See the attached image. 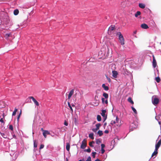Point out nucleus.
I'll list each match as a JSON object with an SVG mask.
<instances>
[{"mask_svg": "<svg viewBox=\"0 0 161 161\" xmlns=\"http://www.w3.org/2000/svg\"><path fill=\"white\" fill-rule=\"evenodd\" d=\"M70 144L69 143H67L66 144V148L67 151H69L70 149Z\"/></svg>", "mask_w": 161, "mask_h": 161, "instance_id": "nucleus-16", "label": "nucleus"}, {"mask_svg": "<svg viewBox=\"0 0 161 161\" xmlns=\"http://www.w3.org/2000/svg\"><path fill=\"white\" fill-rule=\"evenodd\" d=\"M92 156L93 157V158H95V155L97 153L96 152H92Z\"/></svg>", "mask_w": 161, "mask_h": 161, "instance_id": "nucleus-37", "label": "nucleus"}, {"mask_svg": "<svg viewBox=\"0 0 161 161\" xmlns=\"http://www.w3.org/2000/svg\"><path fill=\"white\" fill-rule=\"evenodd\" d=\"M105 152V150L103 148L101 149V153L102 154H103Z\"/></svg>", "mask_w": 161, "mask_h": 161, "instance_id": "nucleus-45", "label": "nucleus"}, {"mask_svg": "<svg viewBox=\"0 0 161 161\" xmlns=\"http://www.w3.org/2000/svg\"><path fill=\"white\" fill-rule=\"evenodd\" d=\"M106 111L105 110H102L101 115L104 118V121L107 118V116L106 115L105 113Z\"/></svg>", "mask_w": 161, "mask_h": 161, "instance_id": "nucleus-5", "label": "nucleus"}, {"mask_svg": "<svg viewBox=\"0 0 161 161\" xmlns=\"http://www.w3.org/2000/svg\"><path fill=\"white\" fill-rule=\"evenodd\" d=\"M161 145V139L159 140L158 142L155 145V149H156V150L158 149L159 147Z\"/></svg>", "mask_w": 161, "mask_h": 161, "instance_id": "nucleus-7", "label": "nucleus"}, {"mask_svg": "<svg viewBox=\"0 0 161 161\" xmlns=\"http://www.w3.org/2000/svg\"><path fill=\"white\" fill-rule=\"evenodd\" d=\"M96 143L99 144L100 143H101V140L99 139H97L96 140Z\"/></svg>", "mask_w": 161, "mask_h": 161, "instance_id": "nucleus-30", "label": "nucleus"}, {"mask_svg": "<svg viewBox=\"0 0 161 161\" xmlns=\"http://www.w3.org/2000/svg\"><path fill=\"white\" fill-rule=\"evenodd\" d=\"M97 130H96V128L95 129H92V130L94 132H96Z\"/></svg>", "mask_w": 161, "mask_h": 161, "instance_id": "nucleus-48", "label": "nucleus"}, {"mask_svg": "<svg viewBox=\"0 0 161 161\" xmlns=\"http://www.w3.org/2000/svg\"><path fill=\"white\" fill-rule=\"evenodd\" d=\"M116 123V122L115 121H112L111 123V124L112 125H113L114 124H115Z\"/></svg>", "mask_w": 161, "mask_h": 161, "instance_id": "nucleus-42", "label": "nucleus"}, {"mask_svg": "<svg viewBox=\"0 0 161 161\" xmlns=\"http://www.w3.org/2000/svg\"><path fill=\"white\" fill-rule=\"evenodd\" d=\"M9 128L12 132L13 131V127L12 125H9Z\"/></svg>", "mask_w": 161, "mask_h": 161, "instance_id": "nucleus-31", "label": "nucleus"}, {"mask_svg": "<svg viewBox=\"0 0 161 161\" xmlns=\"http://www.w3.org/2000/svg\"><path fill=\"white\" fill-rule=\"evenodd\" d=\"M85 152H86L88 153H90L91 152V149L89 147L87 149H85L84 151Z\"/></svg>", "mask_w": 161, "mask_h": 161, "instance_id": "nucleus-33", "label": "nucleus"}, {"mask_svg": "<svg viewBox=\"0 0 161 161\" xmlns=\"http://www.w3.org/2000/svg\"><path fill=\"white\" fill-rule=\"evenodd\" d=\"M102 86L105 91H108L109 89L108 87L106 86L104 84L102 85Z\"/></svg>", "mask_w": 161, "mask_h": 161, "instance_id": "nucleus-14", "label": "nucleus"}, {"mask_svg": "<svg viewBox=\"0 0 161 161\" xmlns=\"http://www.w3.org/2000/svg\"><path fill=\"white\" fill-rule=\"evenodd\" d=\"M0 122H1L2 123H3V125H4V123L2 118L1 119H0Z\"/></svg>", "mask_w": 161, "mask_h": 161, "instance_id": "nucleus-43", "label": "nucleus"}, {"mask_svg": "<svg viewBox=\"0 0 161 161\" xmlns=\"http://www.w3.org/2000/svg\"><path fill=\"white\" fill-rule=\"evenodd\" d=\"M95 161H100V160L98 158L96 159Z\"/></svg>", "mask_w": 161, "mask_h": 161, "instance_id": "nucleus-51", "label": "nucleus"}, {"mask_svg": "<svg viewBox=\"0 0 161 161\" xmlns=\"http://www.w3.org/2000/svg\"><path fill=\"white\" fill-rule=\"evenodd\" d=\"M29 98L30 99H32V101L37 106L39 105V103L36 100V99L33 97L32 96L29 97Z\"/></svg>", "mask_w": 161, "mask_h": 161, "instance_id": "nucleus-4", "label": "nucleus"}, {"mask_svg": "<svg viewBox=\"0 0 161 161\" xmlns=\"http://www.w3.org/2000/svg\"><path fill=\"white\" fill-rule=\"evenodd\" d=\"M64 125L66 126H68V124L66 121H65L64 122Z\"/></svg>", "mask_w": 161, "mask_h": 161, "instance_id": "nucleus-47", "label": "nucleus"}, {"mask_svg": "<svg viewBox=\"0 0 161 161\" xmlns=\"http://www.w3.org/2000/svg\"><path fill=\"white\" fill-rule=\"evenodd\" d=\"M78 161H80V159Z\"/></svg>", "mask_w": 161, "mask_h": 161, "instance_id": "nucleus-57", "label": "nucleus"}, {"mask_svg": "<svg viewBox=\"0 0 161 161\" xmlns=\"http://www.w3.org/2000/svg\"><path fill=\"white\" fill-rule=\"evenodd\" d=\"M87 145V141L86 139H84L82 142L81 144V148L84 149Z\"/></svg>", "mask_w": 161, "mask_h": 161, "instance_id": "nucleus-3", "label": "nucleus"}, {"mask_svg": "<svg viewBox=\"0 0 161 161\" xmlns=\"http://www.w3.org/2000/svg\"><path fill=\"white\" fill-rule=\"evenodd\" d=\"M97 119L98 121H100L101 120V117L100 115H97Z\"/></svg>", "mask_w": 161, "mask_h": 161, "instance_id": "nucleus-26", "label": "nucleus"}, {"mask_svg": "<svg viewBox=\"0 0 161 161\" xmlns=\"http://www.w3.org/2000/svg\"><path fill=\"white\" fill-rule=\"evenodd\" d=\"M102 102L103 103H105L106 104H108V100L107 99H106V100H105L104 98H102Z\"/></svg>", "mask_w": 161, "mask_h": 161, "instance_id": "nucleus-22", "label": "nucleus"}, {"mask_svg": "<svg viewBox=\"0 0 161 161\" xmlns=\"http://www.w3.org/2000/svg\"><path fill=\"white\" fill-rule=\"evenodd\" d=\"M101 149H103V148H104L105 147V145L104 144H102L101 145Z\"/></svg>", "mask_w": 161, "mask_h": 161, "instance_id": "nucleus-44", "label": "nucleus"}, {"mask_svg": "<svg viewBox=\"0 0 161 161\" xmlns=\"http://www.w3.org/2000/svg\"><path fill=\"white\" fill-rule=\"evenodd\" d=\"M12 34L11 33H6L5 35V37L7 38H8L9 37H12Z\"/></svg>", "mask_w": 161, "mask_h": 161, "instance_id": "nucleus-15", "label": "nucleus"}, {"mask_svg": "<svg viewBox=\"0 0 161 161\" xmlns=\"http://www.w3.org/2000/svg\"><path fill=\"white\" fill-rule=\"evenodd\" d=\"M158 123L159 125L161 124V122L160 121H158Z\"/></svg>", "mask_w": 161, "mask_h": 161, "instance_id": "nucleus-52", "label": "nucleus"}, {"mask_svg": "<svg viewBox=\"0 0 161 161\" xmlns=\"http://www.w3.org/2000/svg\"><path fill=\"white\" fill-rule=\"evenodd\" d=\"M158 153V150H156V149H155V151L153 153H152V155L151 157H153L154 156H156L157 155V154Z\"/></svg>", "mask_w": 161, "mask_h": 161, "instance_id": "nucleus-12", "label": "nucleus"}, {"mask_svg": "<svg viewBox=\"0 0 161 161\" xmlns=\"http://www.w3.org/2000/svg\"><path fill=\"white\" fill-rule=\"evenodd\" d=\"M17 110V109L15 108L14 111H13L12 113L13 116L15 115L16 114Z\"/></svg>", "mask_w": 161, "mask_h": 161, "instance_id": "nucleus-35", "label": "nucleus"}, {"mask_svg": "<svg viewBox=\"0 0 161 161\" xmlns=\"http://www.w3.org/2000/svg\"><path fill=\"white\" fill-rule=\"evenodd\" d=\"M141 26L142 28L144 29H147L149 27L145 23L142 24Z\"/></svg>", "mask_w": 161, "mask_h": 161, "instance_id": "nucleus-10", "label": "nucleus"}, {"mask_svg": "<svg viewBox=\"0 0 161 161\" xmlns=\"http://www.w3.org/2000/svg\"><path fill=\"white\" fill-rule=\"evenodd\" d=\"M33 142H34V147L36 148L37 145V143H36V141L34 140Z\"/></svg>", "mask_w": 161, "mask_h": 161, "instance_id": "nucleus-34", "label": "nucleus"}, {"mask_svg": "<svg viewBox=\"0 0 161 161\" xmlns=\"http://www.w3.org/2000/svg\"><path fill=\"white\" fill-rule=\"evenodd\" d=\"M101 126V124H100V123H98V124H97L96 125V130H98L99 128V127H100V126Z\"/></svg>", "mask_w": 161, "mask_h": 161, "instance_id": "nucleus-24", "label": "nucleus"}, {"mask_svg": "<svg viewBox=\"0 0 161 161\" xmlns=\"http://www.w3.org/2000/svg\"><path fill=\"white\" fill-rule=\"evenodd\" d=\"M68 105L69 107V108H70V110H71L72 112H73V110L72 107L71 106L70 104L69 103H68Z\"/></svg>", "mask_w": 161, "mask_h": 161, "instance_id": "nucleus-36", "label": "nucleus"}, {"mask_svg": "<svg viewBox=\"0 0 161 161\" xmlns=\"http://www.w3.org/2000/svg\"><path fill=\"white\" fill-rule=\"evenodd\" d=\"M155 80L157 82L159 83L160 80V78L159 77H156L155 78Z\"/></svg>", "mask_w": 161, "mask_h": 161, "instance_id": "nucleus-28", "label": "nucleus"}, {"mask_svg": "<svg viewBox=\"0 0 161 161\" xmlns=\"http://www.w3.org/2000/svg\"><path fill=\"white\" fill-rule=\"evenodd\" d=\"M103 96L106 99H107L108 98V94L106 93H104L103 94Z\"/></svg>", "mask_w": 161, "mask_h": 161, "instance_id": "nucleus-21", "label": "nucleus"}, {"mask_svg": "<svg viewBox=\"0 0 161 161\" xmlns=\"http://www.w3.org/2000/svg\"><path fill=\"white\" fill-rule=\"evenodd\" d=\"M119 120V119L118 118V117L117 116L116 117V123L118 122Z\"/></svg>", "mask_w": 161, "mask_h": 161, "instance_id": "nucleus-46", "label": "nucleus"}, {"mask_svg": "<svg viewBox=\"0 0 161 161\" xmlns=\"http://www.w3.org/2000/svg\"><path fill=\"white\" fill-rule=\"evenodd\" d=\"M21 114V111L20 112V113L18 115L17 117V119L18 121H19V119L20 116Z\"/></svg>", "mask_w": 161, "mask_h": 161, "instance_id": "nucleus-38", "label": "nucleus"}, {"mask_svg": "<svg viewBox=\"0 0 161 161\" xmlns=\"http://www.w3.org/2000/svg\"><path fill=\"white\" fill-rule=\"evenodd\" d=\"M141 13L140 11H138L136 12V13L135 14V16L136 17H137L138 15H139L141 14Z\"/></svg>", "mask_w": 161, "mask_h": 161, "instance_id": "nucleus-23", "label": "nucleus"}, {"mask_svg": "<svg viewBox=\"0 0 161 161\" xmlns=\"http://www.w3.org/2000/svg\"><path fill=\"white\" fill-rule=\"evenodd\" d=\"M104 132L105 133L108 134L109 132V131L108 130H105L104 131Z\"/></svg>", "mask_w": 161, "mask_h": 161, "instance_id": "nucleus-49", "label": "nucleus"}, {"mask_svg": "<svg viewBox=\"0 0 161 161\" xmlns=\"http://www.w3.org/2000/svg\"><path fill=\"white\" fill-rule=\"evenodd\" d=\"M44 146L43 144H41L40 147V149H42L44 147Z\"/></svg>", "mask_w": 161, "mask_h": 161, "instance_id": "nucleus-41", "label": "nucleus"}, {"mask_svg": "<svg viewBox=\"0 0 161 161\" xmlns=\"http://www.w3.org/2000/svg\"><path fill=\"white\" fill-rule=\"evenodd\" d=\"M117 35L119 36V39L120 42L122 45H124L125 44L124 39L123 35L121 34L120 32H118Z\"/></svg>", "mask_w": 161, "mask_h": 161, "instance_id": "nucleus-2", "label": "nucleus"}, {"mask_svg": "<svg viewBox=\"0 0 161 161\" xmlns=\"http://www.w3.org/2000/svg\"><path fill=\"white\" fill-rule=\"evenodd\" d=\"M86 161H92L91 157L90 156L88 157Z\"/></svg>", "mask_w": 161, "mask_h": 161, "instance_id": "nucleus-40", "label": "nucleus"}, {"mask_svg": "<svg viewBox=\"0 0 161 161\" xmlns=\"http://www.w3.org/2000/svg\"><path fill=\"white\" fill-rule=\"evenodd\" d=\"M152 103L153 105H156L158 104L159 102V99L158 98L156 95L153 96L152 98Z\"/></svg>", "mask_w": 161, "mask_h": 161, "instance_id": "nucleus-1", "label": "nucleus"}, {"mask_svg": "<svg viewBox=\"0 0 161 161\" xmlns=\"http://www.w3.org/2000/svg\"><path fill=\"white\" fill-rule=\"evenodd\" d=\"M136 31H135L134 32V34H136Z\"/></svg>", "mask_w": 161, "mask_h": 161, "instance_id": "nucleus-53", "label": "nucleus"}, {"mask_svg": "<svg viewBox=\"0 0 161 161\" xmlns=\"http://www.w3.org/2000/svg\"><path fill=\"white\" fill-rule=\"evenodd\" d=\"M13 137H14V136H15V135H13Z\"/></svg>", "mask_w": 161, "mask_h": 161, "instance_id": "nucleus-55", "label": "nucleus"}, {"mask_svg": "<svg viewBox=\"0 0 161 161\" xmlns=\"http://www.w3.org/2000/svg\"><path fill=\"white\" fill-rule=\"evenodd\" d=\"M127 100H128V102H129V103H130L131 104H134V102L132 100V98H131V97H129L128 98V99H127Z\"/></svg>", "mask_w": 161, "mask_h": 161, "instance_id": "nucleus-17", "label": "nucleus"}, {"mask_svg": "<svg viewBox=\"0 0 161 161\" xmlns=\"http://www.w3.org/2000/svg\"><path fill=\"white\" fill-rule=\"evenodd\" d=\"M131 108H132V109L133 111L134 112V113L136 114H137V112L136 110L135 109V108L132 106L131 107Z\"/></svg>", "mask_w": 161, "mask_h": 161, "instance_id": "nucleus-29", "label": "nucleus"}, {"mask_svg": "<svg viewBox=\"0 0 161 161\" xmlns=\"http://www.w3.org/2000/svg\"><path fill=\"white\" fill-rule=\"evenodd\" d=\"M106 77L108 82H111V79L110 78L108 77L107 76H106Z\"/></svg>", "mask_w": 161, "mask_h": 161, "instance_id": "nucleus-39", "label": "nucleus"}, {"mask_svg": "<svg viewBox=\"0 0 161 161\" xmlns=\"http://www.w3.org/2000/svg\"><path fill=\"white\" fill-rule=\"evenodd\" d=\"M99 136H101L103 135V131L102 130H99L97 132Z\"/></svg>", "mask_w": 161, "mask_h": 161, "instance_id": "nucleus-25", "label": "nucleus"}, {"mask_svg": "<svg viewBox=\"0 0 161 161\" xmlns=\"http://www.w3.org/2000/svg\"><path fill=\"white\" fill-rule=\"evenodd\" d=\"M89 136L92 140H93L94 139V134L93 133L90 134L89 135Z\"/></svg>", "mask_w": 161, "mask_h": 161, "instance_id": "nucleus-19", "label": "nucleus"}, {"mask_svg": "<svg viewBox=\"0 0 161 161\" xmlns=\"http://www.w3.org/2000/svg\"><path fill=\"white\" fill-rule=\"evenodd\" d=\"M115 26L114 25H111V26L109 27L108 29V33H110V34H111V33L115 29Z\"/></svg>", "mask_w": 161, "mask_h": 161, "instance_id": "nucleus-6", "label": "nucleus"}, {"mask_svg": "<svg viewBox=\"0 0 161 161\" xmlns=\"http://www.w3.org/2000/svg\"><path fill=\"white\" fill-rule=\"evenodd\" d=\"M74 89H72L69 92V93L68 95V98L69 99L71 96L73 95V94H74Z\"/></svg>", "mask_w": 161, "mask_h": 161, "instance_id": "nucleus-9", "label": "nucleus"}, {"mask_svg": "<svg viewBox=\"0 0 161 161\" xmlns=\"http://www.w3.org/2000/svg\"><path fill=\"white\" fill-rule=\"evenodd\" d=\"M1 134L3 138H7V136L4 133H1Z\"/></svg>", "mask_w": 161, "mask_h": 161, "instance_id": "nucleus-32", "label": "nucleus"}, {"mask_svg": "<svg viewBox=\"0 0 161 161\" xmlns=\"http://www.w3.org/2000/svg\"><path fill=\"white\" fill-rule=\"evenodd\" d=\"M19 13V10L17 9H15L14 10V15H17Z\"/></svg>", "mask_w": 161, "mask_h": 161, "instance_id": "nucleus-18", "label": "nucleus"}, {"mask_svg": "<svg viewBox=\"0 0 161 161\" xmlns=\"http://www.w3.org/2000/svg\"><path fill=\"white\" fill-rule=\"evenodd\" d=\"M43 133L47 135H50V132L48 130H43Z\"/></svg>", "mask_w": 161, "mask_h": 161, "instance_id": "nucleus-20", "label": "nucleus"}, {"mask_svg": "<svg viewBox=\"0 0 161 161\" xmlns=\"http://www.w3.org/2000/svg\"><path fill=\"white\" fill-rule=\"evenodd\" d=\"M139 6L141 8L143 9L145 7V4L142 3H139Z\"/></svg>", "mask_w": 161, "mask_h": 161, "instance_id": "nucleus-13", "label": "nucleus"}, {"mask_svg": "<svg viewBox=\"0 0 161 161\" xmlns=\"http://www.w3.org/2000/svg\"><path fill=\"white\" fill-rule=\"evenodd\" d=\"M113 76L114 78H116L117 77V75L118 74L117 71L114 70L112 71Z\"/></svg>", "mask_w": 161, "mask_h": 161, "instance_id": "nucleus-11", "label": "nucleus"}, {"mask_svg": "<svg viewBox=\"0 0 161 161\" xmlns=\"http://www.w3.org/2000/svg\"><path fill=\"white\" fill-rule=\"evenodd\" d=\"M94 142L93 141H92L90 142L89 143V145L91 147H93L94 146L92 145V144L94 143Z\"/></svg>", "mask_w": 161, "mask_h": 161, "instance_id": "nucleus-27", "label": "nucleus"}, {"mask_svg": "<svg viewBox=\"0 0 161 161\" xmlns=\"http://www.w3.org/2000/svg\"><path fill=\"white\" fill-rule=\"evenodd\" d=\"M157 65V63L156 60L154 56H153V67L155 68Z\"/></svg>", "mask_w": 161, "mask_h": 161, "instance_id": "nucleus-8", "label": "nucleus"}, {"mask_svg": "<svg viewBox=\"0 0 161 161\" xmlns=\"http://www.w3.org/2000/svg\"><path fill=\"white\" fill-rule=\"evenodd\" d=\"M43 136H44V137L45 138H46L47 137V135H45V134H44V133H43Z\"/></svg>", "mask_w": 161, "mask_h": 161, "instance_id": "nucleus-50", "label": "nucleus"}, {"mask_svg": "<svg viewBox=\"0 0 161 161\" xmlns=\"http://www.w3.org/2000/svg\"><path fill=\"white\" fill-rule=\"evenodd\" d=\"M32 134H33H33H34V133H33H33H32Z\"/></svg>", "mask_w": 161, "mask_h": 161, "instance_id": "nucleus-56", "label": "nucleus"}, {"mask_svg": "<svg viewBox=\"0 0 161 161\" xmlns=\"http://www.w3.org/2000/svg\"><path fill=\"white\" fill-rule=\"evenodd\" d=\"M106 124H107V123H105L104 124V125H106Z\"/></svg>", "mask_w": 161, "mask_h": 161, "instance_id": "nucleus-54", "label": "nucleus"}]
</instances>
